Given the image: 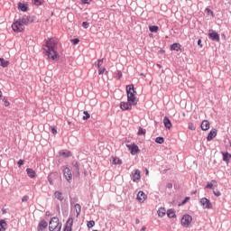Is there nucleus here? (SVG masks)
I'll use <instances>...</instances> for the list:
<instances>
[{
  "instance_id": "25",
  "label": "nucleus",
  "mask_w": 231,
  "mask_h": 231,
  "mask_svg": "<svg viewBox=\"0 0 231 231\" xmlns=\"http://www.w3.org/2000/svg\"><path fill=\"white\" fill-rule=\"evenodd\" d=\"M167 216L170 218H174V217H176V211L174 209H169L167 211Z\"/></svg>"
},
{
  "instance_id": "32",
  "label": "nucleus",
  "mask_w": 231,
  "mask_h": 231,
  "mask_svg": "<svg viewBox=\"0 0 231 231\" xmlns=\"http://www.w3.org/2000/svg\"><path fill=\"white\" fill-rule=\"evenodd\" d=\"M32 3L35 6H41L44 4V0H32Z\"/></svg>"
},
{
  "instance_id": "26",
  "label": "nucleus",
  "mask_w": 231,
  "mask_h": 231,
  "mask_svg": "<svg viewBox=\"0 0 231 231\" xmlns=\"http://www.w3.org/2000/svg\"><path fill=\"white\" fill-rule=\"evenodd\" d=\"M10 64V62L8 60H5L3 58H0V66H2V68H7V66Z\"/></svg>"
},
{
  "instance_id": "2",
  "label": "nucleus",
  "mask_w": 231,
  "mask_h": 231,
  "mask_svg": "<svg viewBox=\"0 0 231 231\" xmlns=\"http://www.w3.org/2000/svg\"><path fill=\"white\" fill-rule=\"evenodd\" d=\"M28 24H30V20L28 17H23L13 23L12 29L14 33H23V32H24L25 26H28Z\"/></svg>"
},
{
  "instance_id": "43",
  "label": "nucleus",
  "mask_w": 231,
  "mask_h": 231,
  "mask_svg": "<svg viewBox=\"0 0 231 231\" xmlns=\"http://www.w3.org/2000/svg\"><path fill=\"white\" fill-rule=\"evenodd\" d=\"M206 12H207L208 14H210V15H211L212 17H214V12H212V10H210V9H208V8H206Z\"/></svg>"
},
{
  "instance_id": "24",
  "label": "nucleus",
  "mask_w": 231,
  "mask_h": 231,
  "mask_svg": "<svg viewBox=\"0 0 231 231\" xmlns=\"http://www.w3.org/2000/svg\"><path fill=\"white\" fill-rule=\"evenodd\" d=\"M223 155V161L228 163L230 162L231 155L228 152H222Z\"/></svg>"
},
{
  "instance_id": "39",
  "label": "nucleus",
  "mask_w": 231,
  "mask_h": 231,
  "mask_svg": "<svg viewBox=\"0 0 231 231\" xmlns=\"http://www.w3.org/2000/svg\"><path fill=\"white\" fill-rule=\"evenodd\" d=\"M102 64H104V59L97 60V68H101Z\"/></svg>"
},
{
  "instance_id": "56",
  "label": "nucleus",
  "mask_w": 231,
  "mask_h": 231,
  "mask_svg": "<svg viewBox=\"0 0 231 231\" xmlns=\"http://www.w3.org/2000/svg\"><path fill=\"white\" fill-rule=\"evenodd\" d=\"M160 53H165V51L161 50V51H160Z\"/></svg>"
},
{
  "instance_id": "59",
  "label": "nucleus",
  "mask_w": 231,
  "mask_h": 231,
  "mask_svg": "<svg viewBox=\"0 0 231 231\" xmlns=\"http://www.w3.org/2000/svg\"><path fill=\"white\" fill-rule=\"evenodd\" d=\"M49 181H51V180H50V178H49Z\"/></svg>"
},
{
  "instance_id": "52",
  "label": "nucleus",
  "mask_w": 231,
  "mask_h": 231,
  "mask_svg": "<svg viewBox=\"0 0 231 231\" xmlns=\"http://www.w3.org/2000/svg\"><path fill=\"white\" fill-rule=\"evenodd\" d=\"M135 223H136V225H140V219L136 218Z\"/></svg>"
},
{
  "instance_id": "38",
  "label": "nucleus",
  "mask_w": 231,
  "mask_h": 231,
  "mask_svg": "<svg viewBox=\"0 0 231 231\" xmlns=\"http://www.w3.org/2000/svg\"><path fill=\"white\" fill-rule=\"evenodd\" d=\"M156 143H163V142H165V140L163 139V137H157L155 139Z\"/></svg>"
},
{
  "instance_id": "36",
  "label": "nucleus",
  "mask_w": 231,
  "mask_h": 231,
  "mask_svg": "<svg viewBox=\"0 0 231 231\" xmlns=\"http://www.w3.org/2000/svg\"><path fill=\"white\" fill-rule=\"evenodd\" d=\"M104 73H106V68L99 67L98 75H104Z\"/></svg>"
},
{
  "instance_id": "12",
  "label": "nucleus",
  "mask_w": 231,
  "mask_h": 231,
  "mask_svg": "<svg viewBox=\"0 0 231 231\" xmlns=\"http://www.w3.org/2000/svg\"><path fill=\"white\" fill-rule=\"evenodd\" d=\"M200 127L202 131H208V129H210V122H208V120H203Z\"/></svg>"
},
{
  "instance_id": "45",
  "label": "nucleus",
  "mask_w": 231,
  "mask_h": 231,
  "mask_svg": "<svg viewBox=\"0 0 231 231\" xmlns=\"http://www.w3.org/2000/svg\"><path fill=\"white\" fill-rule=\"evenodd\" d=\"M213 193L215 194V196L219 197L221 196V192L219 190H214Z\"/></svg>"
},
{
  "instance_id": "22",
  "label": "nucleus",
  "mask_w": 231,
  "mask_h": 231,
  "mask_svg": "<svg viewBox=\"0 0 231 231\" xmlns=\"http://www.w3.org/2000/svg\"><path fill=\"white\" fill-rule=\"evenodd\" d=\"M214 185L215 187H217V181H216V180H211V182H208L206 189H213Z\"/></svg>"
},
{
  "instance_id": "23",
  "label": "nucleus",
  "mask_w": 231,
  "mask_h": 231,
  "mask_svg": "<svg viewBox=\"0 0 231 231\" xmlns=\"http://www.w3.org/2000/svg\"><path fill=\"white\" fill-rule=\"evenodd\" d=\"M157 212H158L159 217H165V214H167V210L165 209V208H160Z\"/></svg>"
},
{
  "instance_id": "50",
  "label": "nucleus",
  "mask_w": 231,
  "mask_h": 231,
  "mask_svg": "<svg viewBox=\"0 0 231 231\" xmlns=\"http://www.w3.org/2000/svg\"><path fill=\"white\" fill-rule=\"evenodd\" d=\"M117 78H118V79H120L122 78V71L117 72Z\"/></svg>"
},
{
  "instance_id": "54",
  "label": "nucleus",
  "mask_w": 231,
  "mask_h": 231,
  "mask_svg": "<svg viewBox=\"0 0 231 231\" xmlns=\"http://www.w3.org/2000/svg\"><path fill=\"white\" fill-rule=\"evenodd\" d=\"M141 230H142V231H145V230H147V227L144 226L142 227Z\"/></svg>"
},
{
  "instance_id": "42",
  "label": "nucleus",
  "mask_w": 231,
  "mask_h": 231,
  "mask_svg": "<svg viewBox=\"0 0 231 231\" xmlns=\"http://www.w3.org/2000/svg\"><path fill=\"white\" fill-rule=\"evenodd\" d=\"M3 100H4V104H5V107H8V106H10V102H8V99L4 98Z\"/></svg>"
},
{
  "instance_id": "47",
  "label": "nucleus",
  "mask_w": 231,
  "mask_h": 231,
  "mask_svg": "<svg viewBox=\"0 0 231 231\" xmlns=\"http://www.w3.org/2000/svg\"><path fill=\"white\" fill-rule=\"evenodd\" d=\"M52 134H57V128L51 127Z\"/></svg>"
},
{
  "instance_id": "51",
  "label": "nucleus",
  "mask_w": 231,
  "mask_h": 231,
  "mask_svg": "<svg viewBox=\"0 0 231 231\" xmlns=\"http://www.w3.org/2000/svg\"><path fill=\"white\" fill-rule=\"evenodd\" d=\"M198 45L200 46V48H203V45L201 44V40L198 41Z\"/></svg>"
},
{
  "instance_id": "40",
  "label": "nucleus",
  "mask_w": 231,
  "mask_h": 231,
  "mask_svg": "<svg viewBox=\"0 0 231 231\" xmlns=\"http://www.w3.org/2000/svg\"><path fill=\"white\" fill-rule=\"evenodd\" d=\"M29 199H30V197H28V196H23V197L22 198L23 203H26V201H28Z\"/></svg>"
},
{
  "instance_id": "17",
  "label": "nucleus",
  "mask_w": 231,
  "mask_h": 231,
  "mask_svg": "<svg viewBox=\"0 0 231 231\" xmlns=\"http://www.w3.org/2000/svg\"><path fill=\"white\" fill-rule=\"evenodd\" d=\"M163 124L166 129H171L172 127V123L169 117L165 116L163 119Z\"/></svg>"
},
{
  "instance_id": "4",
  "label": "nucleus",
  "mask_w": 231,
  "mask_h": 231,
  "mask_svg": "<svg viewBox=\"0 0 231 231\" xmlns=\"http://www.w3.org/2000/svg\"><path fill=\"white\" fill-rule=\"evenodd\" d=\"M50 231H60L62 230V223L59 220V217H53L49 222Z\"/></svg>"
},
{
  "instance_id": "19",
  "label": "nucleus",
  "mask_w": 231,
  "mask_h": 231,
  "mask_svg": "<svg viewBox=\"0 0 231 231\" xmlns=\"http://www.w3.org/2000/svg\"><path fill=\"white\" fill-rule=\"evenodd\" d=\"M140 178H142V176L140 175V170H135L132 178L133 181H138Z\"/></svg>"
},
{
  "instance_id": "20",
  "label": "nucleus",
  "mask_w": 231,
  "mask_h": 231,
  "mask_svg": "<svg viewBox=\"0 0 231 231\" xmlns=\"http://www.w3.org/2000/svg\"><path fill=\"white\" fill-rule=\"evenodd\" d=\"M74 210L76 212V217H79V216H80V212H82V207L80 204H75Z\"/></svg>"
},
{
  "instance_id": "31",
  "label": "nucleus",
  "mask_w": 231,
  "mask_h": 231,
  "mask_svg": "<svg viewBox=\"0 0 231 231\" xmlns=\"http://www.w3.org/2000/svg\"><path fill=\"white\" fill-rule=\"evenodd\" d=\"M6 230V221L0 220V231Z\"/></svg>"
},
{
  "instance_id": "15",
  "label": "nucleus",
  "mask_w": 231,
  "mask_h": 231,
  "mask_svg": "<svg viewBox=\"0 0 231 231\" xmlns=\"http://www.w3.org/2000/svg\"><path fill=\"white\" fill-rule=\"evenodd\" d=\"M110 162L112 165H122V159L118 157H111Z\"/></svg>"
},
{
  "instance_id": "16",
  "label": "nucleus",
  "mask_w": 231,
  "mask_h": 231,
  "mask_svg": "<svg viewBox=\"0 0 231 231\" xmlns=\"http://www.w3.org/2000/svg\"><path fill=\"white\" fill-rule=\"evenodd\" d=\"M27 176H29L31 179L37 178V173L33 171L32 168L26 169Z\"/></svg>"
},
{
  "instance_id": "58",
  "label": "nucleus",
  "mask_w": 231,
  "mask_h": 231,
  "mask_svg": "<svg viewBox=\"0 0 231 231\" xmlns=\"http://www.w3.org/2000/svg\"><path fill=\"white\" fill-rule=\"evenodd\" d=\"M50 183H51V185L52 184V181L51 180H50Z\"/></svg>"
},
{
  "instance_id": "55",
  "label": "nucleus",
  "mask_w": 231,
  "mask_h": 231,
  "mask_svg": "<svg viewBox=\"0 0 231 231\" xmlns=\"http://www.w3.org/2000/svg\"><path fill=\"white\" fill-rule=\"evenodd\" d=\"M3 98V92L0 90V100Z\"/></svg>"
},
{
  "instance_id": "57",
  "label": "nucleus",
  "mask_w": 231,
  "mask_h": 231,
  "mask_svg": "<svg viewBox=\"0 0 231 231\" xmlns=\"http://www.w3.org/2000/svg\"><path fill=\"white\" fill-rule=\"evenodd\" d=\"M146 176H149V170H146Z\"/></svg>"
},
{
  "instance_id": "8",
  "label": "nucleus",
  "mask_w": 231,
  "mask_h": 231,
  "mask_svg": "<svg viewBox=\"0 0 231 231\" xmlns=\"http://www.w3.org/2000/svg\"><path fill=\"white\" fill-rule=\"evenodd\" d=\"M63 176L69 183H71V180H73V174L71 173V170H69V168H64Z\"/></svg>"
},
{
  "instance_id": "28",
  "label": "nucleus",
  "mask_w": 231,
  "mask_h": 231,
  "mask_svg": "<svg viewBox=\"0 0 231 231\" xmlns=\"http://www.w3.org/2000/svg\"><path fill=\"white\" fill-rule=\"evenodd\" d=\"M18 8L19 10H21L22 12H26L28 10V6L23 3H19L18 4Z\"/></svg>"
},
{
  "instance_id": "27",
  "label": "nucleus",
  "mask_w": 231,
  "mask_h": 231,
  "mask_svg": "<svg viewBox=\"0 0 231 231\" xmlns=\"http://www.w3.org/2000/svg\"><path fill=\"white\" fill-rule=\"evenodd\" d=\"M54 196L56 199H59V201H62V199H64V197H62V192L60 191H55Z\"/></svg>"
},
{
  "instance_id": "53",
  "label": "nucleus",
  "mask_w": 231,
  "mask_h": 231,
  "mask_svg": "<svg viewBox=\"0 0 231 231\" xmlns=\"http://www.w3.org/2000/svg\"><path fill=\"white\" fill-rule=\"evenodd\" d=\"M168 189H172V184L171 183L168 184Z\"/></svg>"
},
{
  "instance_id": "60",
  "label": "nucleus",
  "mask_w": 231,
  "mask_h": 231,
  "mask_svg": "<svg viewBox=\"0 0 231 231\" xmlns=\"http://www.w3.org/2000/svg\"><path fill=\"white\" fill-rule=\"evenodd\" d=\"M0 168H1V164H0Z\"/></svg>"
},
{
  "instance_id": "21",
  "label": "nucleus",
  "mask_w": 231,
  "mask_h": 231,
  "mask_svg": "<svg viewBox=\"0 0 231 231\" xmlns=\"http://www.w3.org/2000/svg\"><path fill=\"white\" fill-rule=\"evenodd\" d=\"M171 51H180V50H181V44H180V43H173L171 46Z\"/></svg>"
},
{
  "instance_id": "33",
  "label": "nucleus",
  "mask_w": 231,
  "mask_h": 231,
  "mask_svg": "<svg viewBox=\"0 0 231 231\" xmlns=\"http://www.w3.org/2000/svg\"><path fill=\"white\" fill-rule=\"evenodd\" d=\"M147 133V131L142 127H139L137 134L138 136H142V134L145 135V134Z\"/></svg>"
},
{
  "instance_id": "9",
  "label": "nucleus",
  "mask_w": 231,
  "mask_h": 231,
  "mask_svg": "<svg viewBox=\"0 0 231 231\" xmlns=\"http://www.w3.org/2000/svg\"><path fill=\"white\" fill-rule=\"evenodd\" d=\"M200 205H201L202 208H212V203L207 198H202L200 199Z\"/></svg>"
},
{
  "instance_id": "1",
  "label": "nucleus",
  "mask_w": 231,
  "mask_h": 231,
  "mask_svg": "<svg viewBox=\"0 0 231 231\" xmlns=\"http://www.w3.org/2000/svg\"><path fill=\"white\" fill-rule=\"evenodd\" d=\"M57 44L59 42L57 40L51 38L46 42L44 51L45 55H47L48 59L51 60H59V52H57Z\"/></svg>"
},
{
  "instance_id": "18",
  "label": "nucleus",
  "mask_w": 231,
  "mask_h": 231,
  "mask_svg": "<svg viewBox=\"0 0 231 231\" xmlns=\"http://www.w3.org/2000/svg\"><path fill=\"white\" fill-rule=\"evenodd\" d=\"M45 228H48V222L42 220L38 226V231H42Z\"/></svg>"
},
{
  "instance_id": "49",
  "label": "nucleus",
  "mask_w": 231,
  "mask_h": 231,
  "mask_svg": "<svg viewBox=\"0 0 231 231\" xmlns=\"http://www.w3.org/2000/svg\"><path fill=\"white\" fill-rule=\"evenodd\" d=\"M189 199H190V198L187 197L182 202V205H185L189 201Z\"/></svg>"
},
{
  "instance_id": "48",
  "label": "nucleus",
  "mask_w": 231,
  "mask_h": 231,
  "mask_svg": "<svg viewBox=\"0 0 231 231\" xmlns=\"http://www.w3.org/2000/svg\"><path fill=\"white\" fill-rule=\"evenodd\" d=\"M82 5H89V0H81Z\"/></svg>"
},
{
  "instance_id": "41",
  "label": "nucleus",
  "mask_w": 231,
  "mask_h": 231,
  "mask_svg": "<svg viewBox=\"0 0 231 231\" xmlns=\"http://www.w3.org/2000/svg\"><path fill=\"white\" fill-rule=\"evenodd\" d=\"M82 26H83V28L88 29V28H89V23L83 22Z\"/></svg>"
},
{
  "instance_id": "35",
  "label": "nucleus",
  "mask_w": 231,
  "mask_h": 231,
  "mask_svg": "<svg viewBox=\"0 0 231 231\" xmlns=\"http://www.w3.org/2000/svg\"><path fill=\"white\" fill-rule=\"evenodd\" d=\"M88 228H93V226H95V221L94 220H90L87 223Z\"/></svg>"
},
{
  "instance_id": "14",
  "label": "nucleus",
  "mask_w": 231,
  "mask_h": 231,
  "mask_svg": "<svg viewBox=\"0 0 231 231\" xmlns=\"http://www.w3.org/2000/svg\"><path fill=\"white\" fill-rule=\"evenodd\" d=\"M72 226H73V218L70 217V218L68 219V221L66 223L64 231H71Z\"/></svg>"
},
{
  "instance_id": "13",
  "label": "nucleus",
  "mask_w": 231,
  "mask_h": 231,
  "mask_svg": "<svg viewBox=\"0 0 231 231\" xmlns=\"http://www.w3.org/2000/svg\"><path fill=\"white\" fill-rule=\"evenodd\" d=\"M147 199V195L143 193V191H139L137 194V200L140 201V203H143Z\"/></svg>"
},
{
  "instance_id": "10",
  "label": "nucleus",
  "mask_w": 231,
  "mask_h": 231,
  "mask_svg": "<svg viewBox=\"0 0 231 231\" xmlns=\"http://www.w3.org/2000/svg\"><path fill=\"white\" fill-rule=\"evenodd\" d=\"M208 37L211 41H217V42L220 41L219 33L216 32V31H209Z\"/></svg>"
},
{
  "instance_id": "6",
  "label": "nucleus",
  "mask_w": 231,
  "mask_h": 231,
  "mask_svg": "<svg viewBox=\"0 0 231 231\" xmlns=\"http://www.w3.org/2000/svg\"><path fill=\"white\" fill-rule=\"evenodd\" d=\"M127 149L130 151V153L132 156H136L138 152H140V148L136 143H132V144H126Z\"/></svg>"
},
{
  "instance_id": "29",
  "label": "nucleus",
  "mask_w": 231,
  "mask_h": 231,
  "mask_svg": "<svg viewBox=\"0 0 231 231\" xmlns=\"http://www.w3.org/2000/svg\"><path fill=\"white\" fill-rule=\"evenodd\" d=\"M149 30L150 32H152V33H156L158 32V30H160V28L156 25H150Z\"/></svg>"
},
{
  "instance_id": "46",
  "label": "nucleus",
  "mask_w": 231,
  "mask_h": 231,
  "mask_svg": "<svg viewBox=\"0 0 231 231\" xmlns=\"http://www.w3.org/2000/svg\"><path fill=\"white\" fill-rule=\"evenodd\" d=\"M72 44H77L78 42H80V40L79 39H73L71 40Z\"/></svg>"
},
{
  "instance_id": "3",
  "label": "nucleus",
  "mask_w": 231,
  "mask_h": 231,
  "mask_svg": "<svg viewBox=\"0 0 231 231\" xmlns=\"http://www.w3.org/2000/svg\"><path fill=\"white\" fill-rule=\"evenodd\" d=\"M127 101L131 102L134 106L138 104V97H136V90L134 85L126 86Z\"/></svg>"
},
{
  "instance_id": "5",
  "label": "nucleus",
  "mask_w": 231,
  "mask_h": 231,
  "mask_svg": "<svg viewBox=\"0 0 231 231\" xmlns=\"http://www.w3.org/2000/svg\"><path fill=\"white\" fill-rule=\"evenodd\" d=\"M180 224L184 226V228H189L190 225H192V216L189 214H185L182 216Z\"/></svg>"
},
{
  "instance_id": "37",
  "label": "nucleus",
  "mask_w": 231,
  "mask_h": 231,
  "mask_svg": "<svg viewBox=\"0 0 231 231\" xmlns=\"http://www.w3.org/2000/svg\"><path fill=\"white\" fill-rule=\"evenodd\" d=\"M188 129H189L190 131H196V126L194 125L193 123H189Z\"/></svg>"
},
{
  "instance_id": "30",
  "label": "nucleus",
  "mask_w": 231,
  "mask_h": 231,
  "mask_svg": "<svg viewBox=\"0 0 231 231\" xmlns=\"http://www.w3.org/2000/svg\"><path fill=\"white\" fill-rule=\"evenodd\" d=\"M60 156H64V158H69L71 156V152L66 151V152H60Z\"/></svg>"
},
{
  "instance_id": "34",
  "label": "nucleus",
  "mask_w": 231,
  "mask_h": 231,
  "mask_svg": "<svg viewBox=\"0 0 231 231\" xmlns=\"http://www.w3.org/2000/svg\"><path fill=\"white\" fill-rule=\"evenodd\" d=\"M83 115H85L82 117L83 120H89V118H91V116L89 115V113L88 111H84Z\"/></svg>"
},
{
  "instance_id": "7",
  "label": "nucleus",
  "mask_w": 231,
  "mask_h": 231,
  "mask_svg": "<svg viewBox=\"0 0 231 231\" xmlns=\"http://www.w3.org/2000/svg\"><path fill=\"white\" fill-rule=\"evenodd\" d=\"M133 106H134V105H133V103L129 102L128 100H127V102L122 101L120 103V109L122 111H131V109H133Z\"/></svg>"
},
{
  "instance_id": "11",
  "label": "nucleus",
  "mask_w": 231,
  "mask_h": 231,
  "mask_svg": "<svg viewBox=\"0 0 231 231\" xmlns=\"http://www.w3.org/2000/svg\"><path fill=\"white\" fill-rule=\"evenodd\" d=\"M217 136V130L216 128H213L208 134L207 140L208 142H210L214 140V138H216Z\"/></svg>"
},
{
  "instance_id": "44",
  "label": "nucleus",
  "mask_w": 231,
  "mask_h": 231,
  "mask_svg": "<svg viewBox=\"0 0 231 231\" xmlns=\"http://www.w3.org/2000/svg\"><path fill=\"white\" fill-rule=\"evenodd\" d=\"M22 165H24V161L22 160V159H20V160L18 161V166H19V168H21Z\"/></svg>"
}]
</instances>
